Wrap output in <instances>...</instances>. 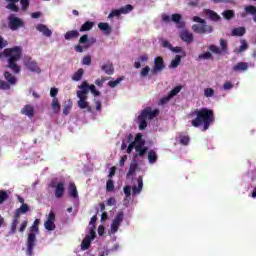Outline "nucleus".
I'll use <instances>...</instances> for the list:
<instances>
[{
	"instance_id": "nucleus-1",
	"label": "nucleus",
	"mask_w": 256,
	"mask_h": 256,
	"mask_svg": "<svg viewBox=\"0 0 256 256\" xmlns=\"http://www.w3.org/2000/svg\"><path fill=\"white\" fill-rule=\"evenodd\" d=\"M80 90L76 92V95L79 99L78 101V107L79 109H87L88 113H93V108L89 106V102H87V95H89V91L95 96L99 97L101 95V92L97 90L95 85H90L89 82L84 81L82 82V85L78 86Z\"/></svg>"
},
{
	"instance_id": "nucleus-2",
	"label": "nucleus",
	"mask_w": 256,
	"mask_h": 256,
	"mask_svg": "<svg viewBox=\"0 0 256 256\" xmlns=\"http://www.w3.org/2000/svg\"><path fill=\"white\" fill-rule=\"evenodd\" d=\"M196 117L191 120L192 127L203 126V131H207L211 127V123L215 121V113L209 108L196 109L193 112Z\"/></svg>"
},
{
	"instance_id": "nucleus-3",
	"label": "nucleus",
	"mask_w": 256,
	"mask_h": 256,
	"mask_svg": "<svg viewBox=\"0 0 256 256\" xmlns=\"http://www.w3.org/2000/svg\"><path fill=\"white\" fill-rule=\"evenodd\" d=\"M23 50L19 46H15L13 48H6L3 52H0V59L5 57L8 61V65L6 66L8 69H11L13 73H20L21 67L17 64V61L21 59V55Z\"/></svg>"
},
{
	"instance_id": "nucleus-4",
	"label": "nucleus",
	"mask_w": 256,
	"mask_h": 256,
	"mask_svg": "<svg viewBox=\"0 0 256 256\" xmlns=\"http://www.w3.org/2000/svg\"><path fill=\"white\" fill-rule=\"evenodd\" d=\"M132 143L134 144V149L136 153H138L134 157H145V155H147L149 148L145 146V140H143L142 133L136 134L134 141Z\"/></svg>"
},
{
	"instance_id": "nucleus-5",
	"label": "nucleus",
	"mask_w": 256,
	"mask_h": 256,
	"mask_svg": "<svg viewBox=\"0 0 256 256\" xmlns=\"http://www.w3.org/2000/svg\"><path fill=\"white\" fill-rule=\"evenodd\" d=\"M96 41L95 38H92L91 41H89V36L84 34L80 37L79 44L74 47V50L76 53H83V51H87V49H89Z\"/></svg>"
},
{
	"instance_id": "nucleus-6",
	"label": "nucleus",
	"mask_w": 256,
	"mask_h": 256,
	"mask_svg": "<svg viewBox=\"0 0 256 256\" xmlns=\"http://www.w3.org/2000/svg\"><path fill=\"white\" fill-rule=\"evenodd\" d=\"M50 189H55L54 195L56 199H61L63 195H65V183L64 182H57V179H52L48 184Z\"/></svg>"
},
{
	"instance_id": "nucleus-7",
	"label": "nucleus",
	"mask_w": 256,
	"mask_h": 256,
	"mask_svg": "<svg viewBox=\"0 0 256 256\" xmlns=\"http://www.w3.org/2000/svg\"><path fill=\"white\" fill-rule=\"evenodd\" d=\"M8 3L6 9L13 11L14 13H19V6L16 3H19V0H6ZM20 5L22 6L23 11L29 9V0H20Z\"/></svg>"
},
{
	"instance_id": "nucleus-8",
	"label": "nucleus",
	"mask_w": 256,
	"mask_h": 256,
	"mask_svg": "<svg viewBox=\"0 0 256 256\" xmlns=\"http://www.w3.org/2000/svg\"><path fill=\"white\" fill-rule=\"evenodd\" d=\"M8 27L11 31H17L18 29L25 27V22L21 18L16 17L15 14H11L8 16Z\"/></svg>"
},
{
	"instance_id": "nucleus-9",
	"label": "nucleus",
	"mask_w": 256,
	"mask_h": 256,
	"mask_svg": "<svg viewBox=\"0 0 256 256\" xmlns=\"http://www.w3.org/2000/svg\"><path fill=\"white\" fill-rule=\"evenodd\" d=\"M159 113V109L153 110L151 107H146L141 111L140 116L142 119H148V121H153L155 117H158Z\"/></svg>"
},
{
	"instance_id": "nucleus-10",
	"label": "nucleus",
	"mask_w": 256,
	"mask_h": 256,
	"mask_svg": "<svg viewBox=\"0 0 256 256\" xmlns=\"http://www.w3.org/2000/svg\"><path fill=\"white\" fill-rule=\"evenodd\" d=\"M123 219H125V214L120 210L111 223V233H117L119 231V227H121Z\"/></svg>"
},
{
	"instance_id": "nucleus-11",
	"label": "nucleus",
	"mask_w": 256,
	"mask_h": 256,
	"mask_svg": "<svg viewBox=\"0 0 256 256\" xmlns=\"http://www.w3.org/2000/svg\"><path fill=\"white\" fill-rule=\"evenodd\" d=\"M192 31H194V33H198L199 35H205L207 33H213V26L207 25V23L202 25L194 24L192 26Z\"/></svg>"
},
{
	"instance_id": "nucleus-12",
	"label": "nucleus",
	"mask_w": 256,
	"mask_h": 256,
	"mask_svg": "<svg viewBox=\"0 0 256 256\" xmlns=\"http://www.w3.org/2000/svg\"><path fill=\"white\" fill-rule=\"evenodd\" d=\"M165 69V61L163 60V57L158 56L154 59V66L152 69V73L154 75H157V73H161Z\"/></svg>"
},
{
	"instance_id": "nucleus-13",
	"label": "nucleus",
	"mask_w": 256,
	"mask_h": 256,
	"mask_svg": "<svg viewBox=\"0 0 256 256\" xmlns=\"http://www.w3.org/2000/svg\"><path fill=\"white\" fill-rule=\"evenodd\" d=\"M44 227L47 231H55L57 226L55 225V212L50 211L46 222L44 223Z\"/></svg>"
},
{
	"instance_id": "nucleus-14",
	"label": "nucleus",
	"mask_w": 256,
	"mask_h": 256,
	"mask_svg": "<svg viewBox=\"0 0 256 256\" xmlns=\"http://www.w3.org/2000/svg\"><path fill=\"white\" fill-rule=\"evenodd\" d=\"M37 241V237L35 233L30 232L27 238V255H33V249L35 247V242Z\"/></svg>"
},
{
	"instance_id": "nucleus-15",
	"label": "nucleus",
	"mask_w": 256,
	"mask_h": 256,
	"mask_svg": "<svg viewBox=\"0 0 256 256\" xmlns=\"http://www.w3.org/2000/svg\"><path fill=\"white\" fill-rule=\"evenodd\" d=\"M36 29L42 33L44 37H51L53 35V31H51V29H49L45 24H38Z\"/></svg>"
},
{
	"instance_id": "nucleus-16",
	"label": "nucleus",
	"mask_w": 256,
	"mask_h": 256,
	"mask_svg": "<svg viewBox=\"0 0 256 256\" xmlns=\"http://www.w3.org/2000/svg\"><path fill=\"white\" fill-rule=\"evenodd\" d=\"M183 17L179 13L172 14L171 21L176 23L179 29H183L185 27V23L182 21Z\"/></svg>"
},
{
	"instance_id": "nucleus-17",
	"label": "nucleus",
	"mask_w": 256,
	"mask_h": 256,
	"mask_svg": "<svg viewBox=\"0 0 256 256\" xmlns=\"http://www.w3.org/2000/svg\"><path fill=\"white\" fill-rule=\"evenodd\" d=\"M21 113L22 115H26L27 117H30V118L34 117L35 108L31 104H27L21 109Z\"/></svg>"
},
{
	"instance_id": "nucleus-18",
	"label": "nucleus",
	"mask_w": 256,
	"mask_h": 256,
	"mask_svg": "<svg viewBox=\"0 0 256 256\" xmlns=\"http://www.w3.org/2000/svg\"><path fill=\"white\" fill-rule=\"evenodd\" d=\"M180 39H182L184 43H193V40H194L193 33L187 30H184L180 33Z\"/></svg>"
},
{
	"instance_id": "nucleus-19",
	"label": "nucleus",
	"mask_w": 256,
	"mask_h": 256,
	"mask_svg": "<svg viewBox=\"0 0 256 256\" xmlns=\"http://www.w3.org/2000/svg\"><path fill=\"white\" fill-rule=\"evenodd\" d=\"M205 15L210 19V21H214V22L221 21V16H219V14H217V12L213 10L206 9Z\"/></svg>"
},
{
	"instance_id": "nucleus-20",
	"label": "nucleus",
	"mask_w": 256,
	"mask_h": 256,
	"mask_svg": "<svg viewBox=\"0 0 256 256\" xmlns=\"http://www.w3.org/2000/svg\"><path fill=\"white\" fill-rule=\"evenodd\" d=\"M68 195L73 197V199H77L79 197V192H77V186L74 182H71L68 185Z\"/></svg>"
},
{
	"instance_id": "nucleus-21",
	"label": "nucleus",
	"mask_w": 256,
	"mask_h": 256,
	"mask_svg": "<svg viewBox=\"0 0 256 256\" xmlns=\"http://www.w3.org/2000/svg\"><path fill=\"white\" fill-rule=\"evenodd\" d=\"M249 69V64L247 62H239L233 66V71L235 73H241V71H247Z\"/></svg>"
},
{
	"instance_id": "nucleus-22",
	"label": "nucleus",
	"mask_w": 256,
	"mask_h": 256,
	"mask_svg": "<svg viewBox=\"0 0 256 256\" xmlns=\"http://www.w3.org/2000/svg\"><path fill=\"white\" fill-rule=\"evenodd\" d=\"M51 109L56 115H59L61 113V104L59 103L58 98H53L51 103Z\"/></svg>"
},
{
	"instance_id": "nucleus-23",
	"label": "nucleus",
	"mask_w": 256,
	"mask_h": 256,
	"mask_svg": "<svg viewBox=\"0 0 256 256\" xmlns=\"http://www.w3.org/2000/svg\"><path fill=\"white\" fill-rule=\"evenodd\" d=\"M26 67L27 69H29V71H32L33 73H41V68H39L37 62L29 61L26 63Z\"/></svg>"
},
{
	"instance_id": "nucleus-24",
	"label": "nucleus",
	"mask_w": 256,
	"mask_h": 256,
	"mask_svg": "<svg viewBox=\"0 0 256 256\" xmlns=\"http://www.w3.org/2000/svg\"><path fill=\"white\" fill-rule=\"evenodd\" d=\"M101 70L106 73V75H113L115 73V67H113L112 63H106L101 66Z\"/></svg>"
},
{
	"instance_id": "nucleus-25",
	"label": "nucleus",
	"mask_w": 256,
	"mask_h": 256,
	"mask_svg": "<svg viewBox=\"0 0 256 256\" xmlns=\"http://www.w3.org/2000/svg\"><path fill=\"white\" fill-rule=\"evenodd\" d=\"M79 35L80 34L78 30H70L65 33L64 38L66 41H71L72 39H77Z\"/></svg>"
},
{
	"instance_id": "nucleus-26",
	"label": "nucleus",
	"mask_w": 256,
	"mask_h": 256,
	"mask_svg": "<svg viewBox=\"0 0 256 256\" xmlns=\"http://www.w3.org/2000/svg\"><path fill=\"white\" fill-rule=\"evenodd\" d=\"M98 29H100V31H104L105 35H110L112 31L111 26H109V23L107 22H100L98 24Z\"/></svg>"
},
{
	"instance_id": "nucleus-27",
	"label": "nucleus",
	"mask_w": 256,
	"mask_h": 256,
	"mask_svg": "<svg viewBox=\"0 0 256 256\" xmlns=\"http://www.w3.org/2000/svg\"><path fill=\"white\" fill-rule=\"evenodd\" d=\"M94 26H95V22L86 21L84 24H82L79 31L80 33H85V31H91Z\"/></svg>"
},
{
	"instance_id": "nucleus-28",
	"label": "nucleus",
	"mask_w": 256,
	"mask_h": 256,
	"mask_svg": "<svg viewBox=\"0 0 256 256\" xmlns=\"http://www.w3.org/2000/svg\"><path fill=\"white\" fill-rule=\"evenodd\" d=\"M132 190H133L134 195H139V193H141V191L143 190V177L142 176L138 177V187L133 186Z\"/></svg>"
},
{
	"instance_id": "nucleus-29",
	"label": "nucleus",
	"mask_w": 256,
	"mask_h": 256,
	"mask_svg": "<svg viewBox=\"0 0 256 256\" xmlns=\"http://www.w3.org/2000/svg\"><path fill=\"white\" fill-rule=\"evenodd\" d=\"M4 77L6 81H8V84L10 83V85H15V83H17V78L9 71L4 72Z\"/></svg>"
},
{
	"instance_id": "nucleus-30",
	"label": "nucleus",
	"mask_w": 256,
	"mask_h": 256,
	"mask_svg": "<svg viewBox=\"0 0 256 256\" xmlns=\"http://www.w3.org/2000/svg\"><path fill=\"white\" fill-rule=\"evenodd\" d=\"M159 157L157 156V152H155V150H150L148 152V161L151 165L157 163V159Z\"/></svg>"
},
{
	"instance_id": "nucleus-31",
	"label": "nucleus",
	"mask_w": 256,
	"mask_h": 256,
	"mask_svg": "<svg viewBox=\"0 0 256 256\" xmlns=\"http://www.w3.org/2000/svg\"><path fill=\"white\" fill-rule=\"evenodd\" d=\"M245 33H246L245 27H238L232 30L233 37H243Z\"/></svg>"
},
{
	"instance_id": "nucleus-32",
	"label": "nucleus",
	"mask_w": 256,
	"mask_h": 256,
	"mask_svg": "<svg viewBox=\"0 0 256 256\" xmlns=\"http://www.w3.org/2000/svg\"><path fill=\"white\" fill-rule=\"evenodd\" d=\"M91 238H89V236H85V238L82 240L81 243V250L82 251H87V249H89V247H91Z\"/></svg>"
},
{
	"instance_id": "nucleus-33",
	"label": "nucleus",
	"mask_w": 256,
	"mask_h": 256,
	"mask_svg": "<svg viewBox=\"0 0 256 256\" xmlns=\"http://www.w3.org/2000/svg\"><path fill=\"white\" fill-rule=\"evenodd\" d=\"M29 211V205L23 203L20 208L16 209L15 213L17 217H21V214H25Z\"/></svg>"
},
{
	"instance_id": "nucleus-34",
	"label": "nucleus",
	"mask_w": 256,
	"mask_h": 256,
	"mask_svg": "<svg viewBox=\"0 0 256 256\" xmlns=\"http://www.w3.org/2000/svg\"><path fill=\"white\" fill-rule=\"evenodd\" d=\"M72 108H73V102H71V100H68V102L64 103L62 114L65 116L69 115V111H71Z\"/></svg>"
},
{
	"instance_id": "nucleus-35",
	"label": "nucleus",
	"mask_w": 256,
	"mask_h": 256,
	"mask_svg": "<svg viewBox=\"0 0 256 256\" xmlns=\"http://www.w3.org/2000/svg\"><path fill=\"white\" fill-rule=\"evenodd\" d=\"M180 64H181V55H176L175 58L171 61L169 67L171 69H176V67H179Z\"/></svg>"
},
{
	"instance_id": "nucleus-36",
	"label": "nucleus",
	"mask_w": 256,
	"mask_h": 256,
	"mask_svg": "<svg viewBox=\"0 0 256 256\" xmlns=\"http://www.w3.org/2000/svg\"><path fill=\"white\" fill-rule=\"evenodd\" d=\"M83 73H85V71L82 68L78 69V71H76L73 74L72 80L73 81H81V79H83Z\"/></svg>"
},
{
	"instance_id": "nucleus-37",
	"label": "nucleus",
	"mask_w": 256,
	"mask_h": 256,
	"mask_svg": "<svg viewBox=\"0 0 256 256\" xmlns=\"http://www.w3.org/2000/svg\"><path fill=\"white\" fill-rule=\"evenodd\" d=\"M138 123L140 131L147 129V118H141L140 114L138 116Z\"/></svg>"
},
{
	"instance_id": "nucleus-38",
	"label": "nucleus",
	"mask_w": 256,
	"mask_h": 256,
	"mask_svg": "<svg viewBox=\"0 0 256 256\" xmlns=\"http://www.w3.org/2000/svg\"><path fill=\"white\" fill-rule=\"evenodd\" d=\"M131 11H133V5L131 4L120 8V12L122 13V15H127L128 13H131Z\"/></svg>"
},
{
	"instance_id": "nucleus-39",
	"label": "nucleus",
	"mask_w": 256,
	"mask_h": 256,
	"mask_svg": "<svg viewBox=\"0 0 256 256\" xmlns=\"http://www.w3.org/2000/svg\"><path fill=\"white\" fill-rule=\"evenodd\" d=\"M181 89H183V86L179 85L174 87L169 93V97L173 98L175 97V95H177L178 93H181Z\"/></svg>"
},
{
	"instance_id": "nucleus-40",
	"label": "nucleus",
	"mask_w": 256,
	"mask_h": 256,
	"mask_svg": "<svg viewBox=\"0 0 256 256\" xmlns=\"http://www.w3.org/2000/svg\"><path fill=\"white\" fill-rule=\"evenodd\" d=\"M137 167H139V165L136 162L131 163L127 176L129 177L131 175H135V171H137Z\"/></svg>"
},
{
	"instance_id": "nucleus-41",
	"label": "nucleus",
	"mask_w": 256,
	"mask_h": 256,
	"mask_svg": "<svg viewBox=\"0 0 256 256\" xmlns=\"http://www.w3.org/2000/svg\"><path fill=\"white\" fill-rule=\"evenodd\" d=\"M123 81V77H118L116 80H111L108 82V86L111 87L112 89H115L119 83Z\"/></svg>"
},
{
	"instance_id": "nucleus-42",
	"label": "nucleus",
	"mask_w": 256,
	"mask_h": 256,
	"mask_svg": "<svg viewBox=\"0 0 256 256\" xmlns=\"http://www.w3.org/2000/svg\"><path fill=\"white\" fill-rule=\"evenodd\" d=\"M9 199V194L5 190H0V205Z\"/></svg>"
},
{
	"instance_id": "nucleus-43",
	"label": "nucleus",
	"mask_w": 256,
	"mask_h": 256,
	"mask_svg": "<svg viewBox=\"0 0 256 256\" xmlns=\"http://www.w3.org/2000/svg\"><path fill=\"white\" fill-rule=\"evenodd\" d=\"M39 223H41L39 219H36L34 221L33 225L30 228L31 233H39Z\"/></svg>"
},
{
	"instance_id": "nucleus-44",
	"label": "nucleus",
	"mask_w": 256,
	"mask_h": 256,
	"mask_svg": "<svg viewBox=\"0 0 256 256\" xmlns=\"http://www.w3.org/2000/svg\"><path fill=\"white\" fill-rule=\"evenodd\" d=\"M208 59H213V55H211V52H206L198 56V61H205Z\"/></svg>"
},
{
	"instance_id": "nucleus-45",
	"label": "nucleus",
	"mask_w": 256,
	"mask_h": 256,
	"mask_svg": "<svg viewBox=\"0 0 256 256\" xmlns=\"http://www.w3.org/2000/svg\"><path fill=\"white\" fill-rule=\"evenodd\" d=\"M121 15V9L112 10L108 15V19H113V17H120Z\"/></svg>"
},
{
	"instance_id": "nucleus-46",
	"label": "nucleus",
	"mask_w": 256,
	"mask_h": 256,
	"mask_svg": "<svg viewBox=\"0 0 256 256\" xmlns=\"http://www.w3.org/2000/svg\"><path fill=\"white\" fill-rule=\"evenodd\" d=\"M106 191H108V192L115 191V184L113 183V180H111V179L107 180Z\"/></svg>"
},
{
	"instance_id": "nucleus-47",
	"label": "nucleus",
	"mask_w": 256,
	"mask_h": 256,
	"mask_svg": "<svg viewBox=\"0 0 256 256\" xmlns=\"http://www.w3.org/2000/svg\"><path fill=\"white\" fill-rule=\"evenodd\" d=\"M209 51H211L212 53H215L216 55H221V53H223L221 48H219L216 45H210L209 46Z\"/></svg>"
},
{
	"instance_id": "nucleus-48",
	"label": "nucleus",
	"mask_w": 256,
	"mask_h": 256,
	"mask_svg": "<svg viewBox=\"0 0 256 256\" xmlns=\"http://www.w3.org/2000/svg\"><path fill=\"white\" fill-rule=\"evenodd\" d=\"M0 89L2 91H9V89H11V85H9L8 82L4 80H0Z\"/></svg>"
},
{
	"instance_id": "nucleus-49",
	"label": "nucleus",
	"mask_w": 256,
	"mask_h": 256,
	"mask_svg": "<svg viewBox=\"0 0 256 256\" xmlns=\"http://www.w3.org/2000/svg\"><path fill=\"white\" fill-rule=\"evenodd\" d=\"M242 45L238 49V53H243V51H247L249 49V44H247V41L241 40Z\"/></svg>"
},
{
	"instance_id": "nucleus-50",
	"label": "nucleus",
	"mask_w": 256,
	"mask_h": 256,
	"mask_svg": "<svg viewBox=\"0 0 256 256\" xmlns=\"http://www.w3.org/2000/svg\"><path fill=\"white\" fill-rule=\"evenodd\" d=\"M234 15H235V13H233V10H226L223 12L224 18L227 19L228 21L230 19H233Z\"/></svg>"
},
{
	"instance_id": "nucleus-51",
	"label": "nucleus",
	"mask_w": 256,
	"mask_h": 256,
	"mask_svg": "<svg viewBox=\"0 0 256 256\" xmlns=\"http://www.w3.org/2000/svg\"><path fill=\"white\" fill-rule=\"evenodd\" d=\"M220 46H221L220 51H222V53L227 52L228 45H227V41L225 39H220Z\"/></svg>"
},
{
	"instance_id": "nucleus-52",
	"label": "nucleus",
	"mask_w": 256,
	"mask_h": 256,
	"mask_svg": "<svg viewBox=\"0 0 256 256\" xmlns=\"http://www.w3.org/2000/svg\"><path fill=\"white\" fill-rule=\"evenodd\" d=\"M204 95L208 98L213 97V95H215V90H213V88H206L204 90Z\"/></svg>"
},
{
	"instance_id": "nucleus-53",
	"label": "nucleus",
	"mask_w": 256,
	"mask_h": 256,
	"mask_svg": "<svg viewBox=\"0 0 256 256\" xmlns=\"http://www.w3.org/2000/svg\"><path fill=\"white\" fill-rule=\"evenodd\" d=\"M149 71H151V67L149 66L142 68L140 72L141 77H147L149 75Z\"/></svg>"
},
{
	"instance_id": "nucleus-54",
	"label": "nucleus",
	"mask_w": 256,
	"mask_h": 256,
	"mask_svg": "<svg viewBox=\"0 0 256 256\" xmlns=\"http://www.w3.org/2000/svg\"><path fill=\"white\" fill-rule=\"evenodd\" d=\"M108 79L109 78H105V77L98 78L95 81V85H97V87H103V83H105V81H107Z\"/></svg>"
},
{
	"instance_id": "nucleus-55",
	"label": "nucleus",
	"mask_w": 256,
	"mask_h": 256,
	"mask_svg": "<svg viewBox=\"0 0 256 256\" xmlns=\"http://www.w3.org/2000/svg\"><path fill=\"white\" fill-rule=\"evenodd\" d=\"M161 45L162 47H164L165 49H169L171 51V48L173 47V45H171V43L167 40H161Z\"/></svg>"
},
{
	"instance_id": "nucleus-56",
	"label": "nucleus",
	"mask_w": 256,
	"mask_h": 256,
	"mask_svg": "<svg viewBox=\"0 0 256 256\" xmlns=\"http://www.w3.org/2000/svg\"><path fill=\"white\" fill-rule=\"evenodd\" d=\"M90 235H86V237H89V239L91 241H93V239H95L96 237V232H95V226H92L91 229H90Z\"/></svg>"
},
{
	"instance_id": "nucleus-57",
	"label": "nucleus",
	"mask_w": 256,
	"mask_h": 256,
	"mask_svg": "<svg viewBox=\"0 0 256 256\" xmlns=\"http://www.w3.org/2000/svg\"><path fill=\"white\" fill-rule=\"evenodd\" d=\"M59 94V89L57 88H51L50 89V96L53 98V99H57V95Z\"/></svg>"
},
{
	"instance_id": "nucleus-58",
	"label": "nucleus",
	"mask_w": 256,
	"mask_h": 256,
	"mask_svg": "<svg viewBox=\"0 0 256 256\" xmlns=\"http://www.w3.org/2000/svg\"><path fill=\"white\" fill-rule=\"evenodd\" d=\"M193 21H194V23H201V25H205V23H207L205 21V19H203V18H201L199 16H194L193 17Z\"/></svg>"
},
{
	"instance_id": "nucleus-59",
	"label": "nucleus",
	"mask_w": 256,
	"mask_h": 256,
	"mask_svg": "<svg viewBox=\"0 0 256 256\" xmlns=\"http://www.w3.org/2000/svg\"><path fill=\"white\" fill-rule=\"evenodd\" d=\"M83 65H91V55L84 56L82 60Z\"/></svg>"
},
{
	"instance_id": "nucleus-60",
	"label": "nucleus",
	"mask_w": 256,
	"mask_h": 256,
	"mask_svg": "<svg viewBox=\"0 0 256 256\" xmlns=\"http://www.w3.org/2000/svg\"><path fill=\"white\" fill-rule=\"evenodd\" d=\"M189 136H182L181 139H180V143L181 145H189Z\"/></svg>"
},
{
	"instance_id": "nucleus-61",
	"label": "nucleus",
	"mask_w": 256,
	"mask_h": 256,
	"mask_svg": "<svg viewBox=\"0 0 256 256\" xmlns=\"http://www.w3.org/2000/svg\"><path fill=\"white\" fill-rule=\"evenodd\" d=\"M124 195L129 199L131 197V186L124 187Z\"/></svg>"
},
{
	"instance_id": "nucleus-62",
	"label": "nucleus",
	"mask_w": 256,
	"mask_h": 256,
	"mask_svg": "<svg viewBox=\"0 0 256 256\" xmlns=\"http://www.w3.org/2000/svg\"><path fill=\"white\" fill-rule=\"evenodd\" d=\"M224 91H229L230 89H233V83L231 82H225L223 85Z\"/></svg>"
},
{
	"instance_id": "nucleus-63",
	"label": "nucleus",
	"mask_w": 256,
	"mask_h": 256,
	"mask_svg": "<svg viewBox=\"0 0 256 256\" xmlns=\"http://www.w3.org/2000/svg\"><path fill=\"white\" fill-rule=\"evenodd\" d=\"M28 221L24 220L19 228L20 233H23L25 231V229H27V225H28Z\"/></svg>"
},
{
	"instance_id": "nucleus-64",
	"label": "nucleus",
	"mask_w": 256,
	"mask_h": 256,
	"mask_svg": "<svg viewBox=\"0 0 256 256\" xmlns=\"http://www.w3.org/2000/svg\"><path fill=\"white\" fill-rule=\"evenodd\" d=\"M117 203V200H115V198L111 197L107 200V205L109 207H112V205H115Z\"/></svg>"
}]
</instances>
